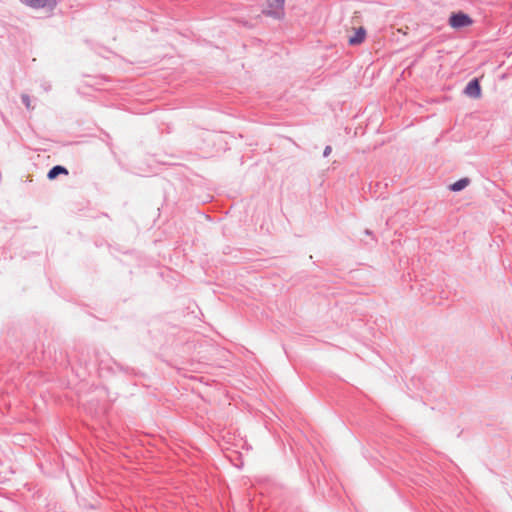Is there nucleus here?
I'll list each match as a JSON object with an SVG mask.
<instances>
[{"instance_id": "1", "label": "nucleus", "mask_w": 512, "mask_h": 512, "mask_svg": "<svg viewBox=\"0 0 512 512\" xmlns=\"http://www.w3.org/2000/svg\"><path fill=\"white\" fill-rule=\"evenodd\" d=\"M285 0H267V7L262 14L275 20H282L285 17Z\"/></svg>"}, {"instance_id": "3", "label": "nucleus", "mask_w": 512, "mask_h": 512, "mask_svg": "<svg viewBox=\"0 0 512 512\" xmlns=\"http://www.w3.org/2000/svg\"><path fill=\"white\" fill-rule=\"evenodd\" d=\"M22 4L33 8L41 9L47 8L49 11H53L57 7V0H20Z\"/></svg>"}, {"instance_id": "4", "label": "nucleus", "mask_w": 512, "mask_h": 512, "mask_svg": "<svg viewBox=\"0 0 512 512\" xmlns=\"http://www.w3.org/2000/svg\"><path fill=\"white\" fill-rule=\"evenodd\" d=\"M464 93L474 99L480 98L482 94V88L479 79L473 78L470 80L464 89Z\"/></svg>"}, {"instance_id": "5", "label": "nucleus", "mask_w": 512, "mask_h": 512, "mask_svg": "<svg viewBox=\"0 0 512 512\" xmlns=\"http://www.w3.org/2000/svg\"><path fill=\"white\" fill-rule=\"evenodd\" d=\"M366 37V30L363 27L356 29L353 36L349 37L348 43L352 46L361 44Z\"/></svg>"}, {"instance_id": "11", "label": "nucleus", "mask_w": 512, "mask_h": 512, "mask_svg": "<svg viewBox=\"0 0 512 512\" xmlns=\"http://www.w3.org/2000/svg\"><path fill=\"white\" fill-rule=\"evenodd\" d=\"M365 234H367V235H372L373 233H372V231H370V230L366 229V230H365Z\"/></svg>"}, {"instance_id": "10", "label": "nucleus", "mask_w": 512, "mask_h": 512, "mask_svg": "<svg viewBox=\"0 0 512 512\" xmlns=\"http://www.w3.org/2000/svg\"><path fill=\"white\" fill-rule=\"evenodd\" d=\"M119 367H120V369H121V370H123V371H125V372H127V373L131 370L130 368H125V369H124L122 366H119Z\"/></svg>"}, {"instance_id": "2", "label": "nucleus", "mask_w": 512, "mask_h": 512, "mask_svg": "<svg viewBox=\"0 0 512 512\" xmlns=\"http://www.w3.org/2000/svg\"><path fill=\"white\" fill-rule=\"evenodd\" d=\"M448 23L454 29H461L470 26L473 20L468 14L459 11L450 15Z\"/></svg>"}, {"instance_id": "6", "label": "nucleus", "mask_w": 512, "mask_h": 512, "mask_svg": "<svg viewBox=\"0 0 512 512\" xmlns=\"http://www.w3.org/2000/svg\"><path fill=\"white\" fill-rule=\"evenodd\" d=\"M68 169L62 165L53 166L47 173V178L49 180L56 179L59 175H68Z\"/></svg>"}, {"instance_id": "9", "label": "nucleus", "mask_w": 512, "mask_h": 512, "mask_svg": "<svg viewBox=\"0 0 512 512\" xmlns=\"http://www.w3.org/2000/svg\"><path fill=\"white\" fill-rule=\"evenodd\" d=\"M331 151H332L331 146H329V145H328V146H326V147L324 148V151H323V156H324V157H328V156L330 155Z\"/></svg>"}, {"instance_id": "7", "label": "nucleus", "mask_w": 512, "mask_h": 512, "mask_svg": "<svg viewBox=\"0 0 512 512\" xmlns=\"http://www.w3.org/2000/svg\"><path fill=\"white\" fill-rule=\"evenodd\" d=\"M469 184H470V179L464 177V178H461V179L455 181L454 183L450 184L449 189L453 192H460L463 189H465Z\"/></svg>"}, {"instance_id": "8", "label": "nucleus", "mask_w": 512, "mask_h": 512, "mask_svg": "<svg viewBox=\"0 0 512 512\" xmlns=\"http://www.w3.org/2000/svg\"><path fill=\"white\" fill-rule=\"evenodd\" d=\"M21 101H22L23 105H24L28 110L33 109V107L31 106V99H30V96H29L28 94H22V95H21Z\"/></svg>"}]
</instances>
